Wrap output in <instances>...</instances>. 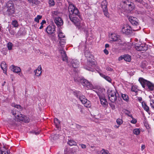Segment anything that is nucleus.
<instances>
[{"instance_id":"nucleus-54","label":"nucleus","mask_w":154,"mask_h":154,"mask_svg":"<svg viewBox=\"0 0 154 154\" xmlns=\"http://www.w3.org/2000/svg\"><path fill=\"white\" fill-rule=\"evenodd\" d=\"M46 23V22L45 20H43L42 21L41 23V25H43L44 24Z\"/></svg>"},{"instance_id":"nucleus-20","label":"nucleus","mask_w":154,"mask_h":154,"mask_svg":"<svg viewBox=\"0 0 154 154\" xmlns=\"http://www.w3.org/2000/svg\"><path fill=\"white\" fill-rule=\"evenodd\" d=\"M1 67L3 70V72L5 73H6L7 69V67L6 62L4 61L2 62L1 64Z\"/></svg>"},{"instance_id":"nucleus-62","label":"nucleus","mask_w":154,"mask_h":154,"mask_svg":"<svg viewBox=\"0 0 154 154\" xmlns=\"http://www.w3.org/2000/svg\"><path fill=\"white\" fill-rule=\"evenodd\" d=\"M43 25H41V26H40V27H39V29H42L43 28Z\"/></svg>"},{"instance_id":"nucleus-47","label":"nucleus","mask_w":154,"mask_h":154,"mask_svg":"<svg viewBox=\"0 0 154 154\" xmlns=\"http://www.w3.org/2000/svg\"><path fill=\"white\" fill-rule=\"evenodd\" d=\"M134 2L138 3H139L140 4H143L144 2L142 0H134Z\"/></svg>"},{"instance_id":"nucleus-22","label":"nucleus","mask_w":154,"mask_h":154,"mask_svg":"<svg viewBox=\"0 0 154 154\" xmlns=\"http://www.w3.org/2000/svg\"><path fill=\"white\" fill-rule=\"evenodd\" d=\"M63 49L62 50L59 51L58 48V50L60 52L62 56L63 60V61H65L67 60V57L66 56L65 51L63 50Z\"/></svg>"},{"instance_id":"nucleus-1","label":"nucleus","mask_w":154,"mask_h":154,"mask_svg":"<svg viewBox=\"0 0 154 154\" xmlns=\"http://www.w3.org/2000/svg\"><path fill=\"white\" fill-rule=\"evenodd\" d=\"M69 12V17L71 21L76 24L79 22V18L77 17L79 13L78 9L72 4H69L68 8Z\"/></svg>"},{"instance_id":"nucleus-33","label":"nucleus","mask_w":154,"mask_h":154,"mask_svg":"<svg viewBox=\"0 0 154 154\" xmlns=\"http://www.w3.org/2000/svg\"><path fill=\"white\" fill-rule=\"evenodd\" d=\"M82 30L84 31L85 33L86 34L87 37L88 36V29L87 26H85L82 29Z\"/></svg>"},{"instance_id":"nucleus-60","label":"nucleus","mask_w":154,"mask_h":154,"mask_svg":"<svg viewBox=\"0 0 154 154\" xmlns=\"http://www.w3.org/2000/svg\"><path fill=\"white\" fill-rule=\"evenodd\" d=\"M150 105L151 107L154 109V106H153L152 105V103H150Z\"/></svg>"},{"instance_id":"nucleus-46","label":"nucleus","mask_w":154,"mask_h":154,"mask_svg":"<svg viewBox=\"0 0 154 154\" xmlns=\"http://www.w3.org/2000/svg\"><path fill=\"white\" fill-rule=\"evenodd\" d=\"M131 118L132 119V120L131 121V122L133 124H136L137 122V120L136 119L134 118L132 116H131Z\"/></svg>"},{"instance_id":"nucleus-31","label":"nucleus","mask_w":154,"mask_h":154,"mask_svg":"<svg viewBox=\"0 0 154 154\" xmlns=\"http://www.w3.org/2000/svg\"><path fill=\"white\" fill-rule=\"evenodd\" d=\"M124 60L126 61L130 62L131 60V57L128 55H125L124 56Z\"/></svg>"},{"instance_id":"nucleus-58","label":"nucleus","mask_w":154,"mask_h":154,"mask_svg":"<svg viewBox=\"0 0 154 154\" xmlns=\"http://www.w3.org/2000/svg\"><path fill=\"white\" fill-rule=\"evenodd\" d=\"M76 127L77 128H81V126H80V125H76Z\"/></svg>"},{"instance_id":"nucleus-28","label":"nucleus","mask_w":154,"mask_h":154,"mask_svg":"<svg viewBox=\"0 0 154 154\" xmlns=\"http://www.w3.org/2000/svg\"><path fill=\"white\" fill-rule=\"evenodd\" d=\"M122 99L125 101L128 102L129 101L128 96L125 94H122Z\"/></svg>"},{"instance_id":"nucleus-15","label":"nucleus","mask_w":154,"mask_h":154,"mask_svg":"<svg viewBox=\"0 0 154 154\" xmlns=\"http://www.w3.org/2000/svg\"><path fill=\"white\" fill-rule=\"evenodd\" d=\"M55 26L54 25H49L46 28V31L48 34H52L55 31Z\"/></svg>"},{"instance_id":"nucleus-59","label":"nucleus","mask_w":154,"mask_h":154,"mask_svg":"<svg viewBox=\"0 0 154 154\" xmlns=\"http://www.w3.org/2000/svg\"><path fill=\"white\" fill-rule=\"evenodd\" d=\"M105 47L106 48H108L109 47V45L108 44H106L105 45Z\"/></svg>"},{"instance_id":"nucleus-43","label":"nucleus","mask_w":154,"mask_h":154,"mask_svg":"<svg viewBox=\"0 0 154 154\" xmlns=\"http://www.w3.org/2000/svg\"><path fill=\"white\" fill-rule=\"evenodd\" d=\"M13 45L12 43L9 42L8 43V48L9 50H11L12 49Z\"/></svg>"},{"instance_id":"nucleus-12","label":"nucleus","mask_w":154,"mask_h":154,"mask_svg":"<svg viewBox=\"0 0 154 154\" xmlns=\"http://www.w3.org/2000/svg\"><path fill=\"white\" fill-rule=\"evenodd\" d=\"M10 68L11 70L14 72L18 73L20 77L23 76V74L21 72V69L19 67L15 66L13 65H12L10 66Z\"/></svg>"},{"instance_id":"nucleus-53","label":"nucleus","mask_w":154,"mask_h":154,"mask_svg":"<svg viewBox=\"0 0 154 154\" xmlns=\"http://www.w3.org/2000/svg\"><path fill=\"white\" fill-rule=\"evenodd\" d=\"M123 59H124V56L123 57L122 56H121L119 58V61L122 60H123Z\"/></svg>"},{"instance_id":"nucleus-52","label":"nucleus","mask_w":154,"mask_h":154,"mask_svg":"<svg viewBox=\"0 0 154 154\" xmlns=\"http://www.w3.org/2000/svg\"><path fill=\"white\" fill-rule=\"evenodd\" d=\"M145 145L144 144H143L141 145V151H143V150L145 149Z\"/></svg>"},{"instance_id":"nucleus-51","label":"nucleus","mask_w":154,"mask_h":154,"mask_svg":"<svg viewBox=\"0 0 154 154\" xmlns=\"http://www.w3.org/2000/svg\"><path fill=\"white\" fill-rule=\"evenodd\" d=\"M104 53L107 55L108 54H109V51H108L106 49H105L104 50Z\"/></svg>"},{"instance_id":"nucleus-24","label":"nucleus","mask_w":154,"mask_h":154,"mask_svg":"<svg viewBox=\"0 0 154 154\" xmlns=\"http://www.w3.org/2000/svg\"><path fill=\"white\" fill-rule=\"evenodd\" d=\"M142 107L144 109L148 112L149 111V106L146 105V103L145 102H142Z\"/></svg>"},{"instance_id":"nucleus-3","label":"nucleus","mask_w":154,"mask_h":154,"mask_svg":"<svg viewBox=\"0 0 154 154\" xmlns=\"http://www.w3.org/2000/svg\"><path fill=\"white\" fill-rule=\"evenodd\" d=\"M139 81L143 88L146 86L149 91H152L154 89V84L150 81L145 79L143 78H140L139 79Z\"/></svg>"},{"instance_id":"nucleus-42","label":"nucleus","mask_w":154,"mask_h":154,"mask_svg":"<svg viewBox=\"0 0 154 154\" xmlns=\"http://www.w3.org/2000/svg\"><path fill=\"white\" fill-rule=\"evenodd\" d=\"M103 11L104 15L106 17H108L109 14L108 12V9L107 8L103 9Z\"/></svg>"},{"instance_id":"nucleus-40","label":"nucleus","mask_w":154,"mask_h":154,"mask_svg":"<svg viewBox=\"0 0 154 154\" xmlns=\"http://www.w3.org/2000/svg\"><path fill=\"white\" fill-rule=\"evenodd\" d=\"M101 154H110L109 151L106 150L102 149L100 151Z\"/></svg>"},{"instance_id":"nucleus-17","label":"nucleus","mask_w":154,"mask_h":154,"mask_svg":"<svg viewBox=\"0 0 154 154\" xmlns=\"http://www.w3.org/2000/svg\"><path fill=\"white\" fill-rule=\"evenodd\" d=\"M54 22L57 26H61L63 25V21L62 19L59 17H56L54 19Z\"/></svg>"},{"instance_id":"nucleus-10","label":"nucleus","mask_w":154,"mask_h":154,"mask_svg":"<svg viewBox=\"0 0 154 154\" xmlns=\"http://www.w3.org/2000/svg\"><path fill=\"white\" fill-rule=\"evenodd\" d=\"M96 67L95 63L92 61H89L88 62V66H85V68L86 69L92 72L94 70Z\"/></svg>"},{"instance_id":"nucleus-45","label":"nucleus","mask_w":154,"mask_h":154,"mask_svg":"<svg viewBox=\"0 0 154 154\" xmlns=\"http://www.w3.org/2000/svg\"><path fill=\"white\" fill-rule=\"evenodd\" d=\"M49 4L50 6H54L55 5V3L54 0H49Z\"/></svg>"},{"instance_id":"nucleus-8","label":"nucleus","mask_w":154,"mask_h":154,"mask_svg":"<svg viewBox=\"0 0 154 154\" xmlns=\"http://www.w3.org/2000/svg\"><path fill=\"white\" fill-rule=\"evenodd\" d=\"M129 20L132 25L134 26H137V29H133L134 31H137L140 29V27L139 26L138 20L136 18L131 16L129 18Z\"/></svg>"},{"instance_id":"nucleus-18","label":"nucleus","mask_w":154,"mask_h":154,"mask_svg":"<svg viewBox=\"0 0 154 154\" xmlns=\"http://www.w3.org/2000/svg\"><path fill=\"white\" fill-rule=\"evenodd\" d=\"M69 61L71 63L72 65L73 68H76L79 66V62L77 60H70Z\"/></svg>"},{"instance_id":"nucleus-6","label":"nucleus","mask_w":154,"mask_h":154,"mask_svg":"<svg viewBox=\"0 0 154 154\" xmlns=\"http://www.w3.org/2000/svg\"><path fill=\"white\" fill-rule=\"evenodd\" d=\"M12 115L15 117V120L17 121H23L24 119V116L18 111H16L15 109H13L11 111Z\"/></svg>"},{"instance_id":"nucleus-56","label":"nucleus","mask_w":154,"mask_h":154,"mask_svg":"<svg viewBox=\"0 0 154 154\" xmlns=\"http://www.w3.org/2000/svg\"><path fill=\"white\" fill-rule=\"evenodd\" d=\"M88 55H90V53H88V54H87V52H86L85 53V55L86 57H88Z\"/></svg>"},{"instance_id":"nucleus-38","label":"nucleus","mask_w":154,"mask_h":154,"mask_svg":"<svg viewBox=\"0 0 154 154\" xmlns=\"http://www.w3.org/2000/svg\"><path fill=\"white\" fill-rule=\"evenodd\" d=\"M12 25L15 28H17L18 26V23L17 21L16 20H13L11 23Z\"/></svg>"},{"instance_id":"nucleus-11","label":"nucleus","mask_w":154,"mask_h":154,"mask_svg":"<svg viewBox=\"0 0 154 154\" xmlns=\"http://www.w3.org/2000/svg\"><path fill=\"white\" fill-rule=\"evenodd\" d=\"M134 45L135 48L138 51H144L146 50V45L142 44L140 42H139L138 43H135Z\"/></svg>"},{"instance_id":"nucleus-16","label":"nucleus","mask_w":154,"mask_h":154,"mask_svg":"<svg viewBox=\"0 0 154 154\" xmlns=\"http://www.w3.org/2000/svg\"><path fill=\"white\" fill-rule=\"evenodd\" d=\"M35 77H38L40 76L42 73V68L41 65H39L37 68L34 71Z\"/></svg>"},{"instance_id":"nucleus-34","label":"nucleus","mask_w":154,"mask_h":154,"mask_svg":"<svg viewBox=\"0 0 154 154\" xmlns=\"http://www.w3.org/2000/svg\"><path fill=\"white\" fill-rule=\"evenodd\" d=\"M73 93L74 95L77 98H78L82 94L81 92L80 91H73Z\"/></svg>"},{"instance_id":"nucleus-29","label":"nucleus","mask_w":154,"mask_h":154,"mask_svg":"<svg viewBox=\"0 0 154 154\" xmlns=\"http://www.w3.org/2000/svg\"><path fill=\"white\" fill-rule=\"evenodd\" d=\"M68 143L70 146H75L76 145V142L73 140H69Z\"/></svg>"},{"instance_id":"nucleus-57","label":"nucleus","mask_w":154,"mask_h":154,"mask_svg":"<svg viewBox=\"0 0 154 154\" xmlns=\"http://www.w3.org/2000/svg\"><path fill=\"white\" fill-rule=\"evenodd\" d=\"M94 69H96V70H99V67L97 66L96 65V67Z\"/></svg>"},{"instance_id":"nucleus-14","label":"nucleus","mask_w":154,"mask_h":154,"mask_svg":"<svg viewBox=\"0 0 154 154\" xmlns=\"http://www.w3.org/2000/svg\"><path fill=\"white\" fill-rule=\"evenodd\" d=\"M99 97L101 103L103 106H105L108 105V102L104 94L99 95Z\"/></svg>"},{"instance_id":"nucleus-19","label":"nucleus","mask_w":154,"mask_h":154,"mask_svg":"<svg viewBox=\"0 0 154 154\" xmlns=\"http://www.w3.org/2000/svg\"><path fill=\"white\" fill-rule=\"evenodd\" d=\"M110 41H116L118 40L119 37L115 33H112L109 36Z\"/></svg>"},{"instance_id":"nucleus-4","label":"nucleus","mask_w":154,"mask_h":154,"mask_svg":"<svg viewBox=\"0 0 154 154\" xmlns=\"http://www.w3.org/2000/svg\"><path fill=\"white\" fill-rule=\"evenodd\" d=\"M74 79L76 81H77L81 83L86 89H91L93 87L92 84L88 80L83 78L78 77L77 79H75V78H74Z\"/></svg>"},{"instance_id":"nucleus-9","label":"nucleus","mask_w":154,"mask_h":154,"mask_svg":"<svg viewBox=\"0 0 154 154\" xmlns=\"http://www.w3.org/2000/svg\"><path fill=\"white\" fill-rule=\"evenodd\" d=\"M8 9L7 10V13L9 16L11 15L12 14H14V8L13 3L11 1H9L7 4Z\"/></svg>"},{"instance_id":"nucleus-30","label":"nucleus","mask_w":154,"mask_h":154,"mask_svg":"<svg viewBox=\"0 0 154 154\" xmlns=\"http://www.w3.org/2000/svg\"><path fill=\"white\" fill-rule=\"evenodd\" d=\"M54 122L56 128H59V121L56 118H55L54 119Z\"/></svg>"},{"instance_id":"nucleus-27","label":"nucleus","mask_w":154,"mask_h":154,"mask_svg":"<svg viewBox=\"0 0 154 154\" xmlns=\"http://www.w3.org/2000/svg\"><path fill=\"white\" fill-rule=\"evenodd\" d=\"M131 90L132 91L135 92V95H136L138 90L137 89V86L136 85H133L132 86Z\"/></svg>"},{"instance_id":"nucleus-35","label":"nucleus","mask_w":154,"mask_h":154,"mask_svg":"<svg viewBox=\"0 0 154 154\" xmlns=\"http://www.w3.org/2000/svg\"><path fill=\"white\" fill-rule=\"evenodd\" d=\"M78 98L79 99V100L82 103L84 102V101H85L87 99L82 94L80 95L79 97Z\"/></svg>"},{"instance_id":"nucleus-23","label":"nucleus","mask_w":154,"mask_h":154,"mask_svg":"<svg viewBox=\"0 0 154 154\" xmlns=\"http://www.w3.org/2000/svg\"><path fill=\"white\" fill-rule=\"evenodd\" d=\"M1 154H9V152L5 146H4L2 148H0Z\"/></svg>"},{"instance_id":"nucleus-37","label":"nucleus","mask_w":154,"mask_h":154,"mask_svg":"<svg viewBox=\"0 0 154 154\" xmlns=\"http://www.w3.org/2000/svg\"><path fill=\"white\" fill-rule=\"evenodd\" d=\"M11 106L13 107L19 109L20 110H21L22 109V108L20 105L16 104L15 103H12L11 104Z\"/></svg>"},{"instance_id":"nucleus-36","label":"nucleus","mask_w":154,"mask_h":154,"mask_svg":"<svg viewBox=\"0 0 154 154\" xmlns=\"http://www.w3.org/2000/svg\"><path fill=\"white\" fill-rule=\"evenodd\" d=\"M107 2L106 1H103L102 4V9L107 8Z\"/></svg>"},{"instance_id":"nucleus-39","label":"nucleus","mask_w":154,"mask_h":154,"mask_svg":"<svg viewBox=\"0 0 154 154\" xmlns=\"http://www.w3.org/2000/svg\"><path fill=\"white\" fill-rule=\"evenodd\" d=\"M42 16L40 15H38L34 19V21L38 23L39 20L42 18Z\"/></svg>"},{"instance_id":"nucleus-44","label":"nucleus","mask_w":154,"mask_h":154,"mask_svg":"<svg viewBox=\"0 0 154 154\" xmlns=\"http://www.w3.org/2000/svg\"><path fill=\"white\" fill-rule=\"evenodd\" d=\"M144 125L146 127V128L147 129H149L150 127L147 122L146 121H144L143 122Z\"/></svg>"},{"instance_id":"nucleus-21","label":"nucleus","mask_w":154,"mask_h":154,"mask_svg":"<svg viewBox=\"0 0 154 154\" xmlns=\"http://www.w3.org/2000/svg\"><path fill=\"white\" fill-rule=\"evenodd\" d=\"M100 75L109 83L112 82V79L109 76L106 75L102 73L98 72Z\"/></svg>"},{"instance_id":"nucleus-13","label":"nucleus","mask_w":154,"mask_h":154,"mask_svg":"<svg viewBox=\"0 0 154 154\" xmlns=\"http://www.w3.org/2000/svg\"><path fill=\"white\" fill-rule=\"evenodd\" d=\"M122 4L128 5L130 11L132 10L134 8V5L133 3H131V0H123Z\"/></svg>"},{"instance_id":"nucleus-61","label":"nucleus","mask_w":154,"mask_h":154,"mask_svg":"<svg viewBox=\"0 0 154 154\" xmlns=\"http://www.w3.org/2000/svg\"><path fill=\"white\" fill-rule=\"evenodd\" d=\"M119 126L120 125H115L114 126V127L116 128H118L119 127Z\"/></svg>"},{"instance_id":"nucleus-48","label":"nucleus","mask_w":154,"mask_h":154,"mask_svg":"<svg viewBox=\"0 0 154 154\" xmlns=\"http://www.w3.org/2000/svg\"><path fill=\"white\" fill-rule=\"evenodd\" d=\"M106 69L109 71L112 72L113 71V69L109 67L108 66L106 68Z\"/></svg>"},{"instance_id":"nucleus-26","label":"nucleus","mask_w":154,"mask_h":154,"mask_svg":"<svg viewBox=\"0 0 154 154\" xmlns=\"http://www.w3.org/2000/svg\"><path fill=\"white\" fill-rule=\"evenodd\" d=\"M60 13L57 11H53L52 13V15L54 18H55L57 16L60 15Z\"/></svg>"},{"instance_id":"nucleus-64","label":"nucleus","mask_w":154,"mask_h":154,"mask_svg":"<svg viewBox=\"0 0 154 154\" xmlns=\"http://www.w3.org/2000/svg\"><path fill=\"white\" fill-rule=\"evenodd\" d=\"M5 83H6V82L4 81V83L2 84V86H3L5 85Z\"/></svg>"},{"instance_id":"nucleus-5","label":"nucleus","mask_w":154,"mask_h":154,"mask_svg":"<svg viewBox=\"0 0 154 154\" xmlns=\"http://www.w3.org/2000/svg\"><path fill=\"white\" fill-rule=\"evenodd\" d=\"M107 95L109 100L113 103L116 101L117 97L119 96V94L114 90H108Z\"/></svg>"},{"instance_id":"nucleus-49","label":"nucleus","mask_w":154,"mask_h":154,"mask_svg":"<svg viewBox=\"0 0 154 154\" xmlns=\"http://www.w3.org/2000/svg\"><path fill=\"white\" fill-rule=\"evenodd\" d=\"M79 145L81 146L82 148V149H85L86 148V146L85 144H80Z\"/></svg>"},{"instance_id":"nucleus-7","label":"nucleus","mask_w":154,"mask_h":154,"mask_svg":"<svg viewBox=\"0 0 154 154\" xmlns=\"http://www.w3.org/2000/svg\"><path fill=\"white\" fill-rule=\"evenodd\" d=\"M121 31L123 33L129 35L132 33V29L129 25L125 24L122 26Z\"/></svg>"},{"instance_id":"nucleus-50","label":"nucleus","mask_w":154,"mask_h":154,"mask_svg":"<svg viewBox=\"0 0 154 154\" xmlns=\"http://www.w3.org/2000/svg\"><path fill=\"white\" fill-rule=\"evenodd\" d=\"M149 97L150 98V102L154 104V97H151V96H149Z\"/></svg>"},{"instance_id":"nucleus-32","label":"nucleus","mask_w":154,"mask_h":154,"mask_svg":"<svg viewBox=\"0 0 154 154\" xmlns=\"http://www.w3.org/2000/svg\"><path fill=\"white\" fill-rule=\"evenodd\" d=\"M133 133L136 135H138L140 133V130L139 128H135L133 130Z\"/></svg>"},{"instance_id":"nucleus-63","label":"nucleus","mask_w":154,"mask_h":154,"mask_svg":"<svg viewBox=\"0 0 154 154\" xmlns=\"http://www.w3.org/2000/svg\"><path fill=\"white\" fill-rule=\"evenodd\" d=\"M34 133H35V134L36 135H37V134H39V132H34Z\"/></svg>"},{"instance_id":"nucleus-41","label":"nucleus","mask_w":154,"mask_h":154,"mask_svg":"<svg viewBox=\"0 0 154 154\" xmlns=\"http://www.w3.org/2000/svg\"><path fill=\"white\" fill-rule=\"evenodd\" d=\"M116 122L118 125H120L122 124L123 121L122 119L118 118L116 120Z\"/></svg>"},{"instance_id":"nucleus-55","label":"nucleus","mask_w":154,"mask_h":154,"mask_svg":"<svg viewBox=\"0 0 154 154\" xmlns=\"http://www.w3.org/2000/svg\"><path fill=\"white\" fill-rule=\"evenodd\" d=\"M137 99L140 102H141L142 99L141 97H139L137 98Z\"/></svg>"},{"instance_id":"nucleus-2","label":"nucleus","mask_w":154,"mask_h":154,"mask_svg":"<svg viewBox=\"0 0 154 154\" xmlns=\"http://www.w3.org/2000/svg\"><path fill=\"white\" fill-rule=\"evenodd\" d=\"M58 42L57 44L58 49L59 51L64 48L66 44L65 36L60 30L58 31Z\"/></svg>"},{"instance_id":"nucleus-25","label":"nucleus","mask_w":154,"mask_h":154,"mask_svg":"<svg viewBox=\"0 0 154 154\" xmlns=\"http://www.w3.org/2000/svg\"><path fill=\"white\" fill-rule=\"evenodd\" d=\"M82 103L86 107L89 108L91 106V104L90 101L87 99H86L85 101H84V102H83Z\"/></svg>"}]
</instances>
